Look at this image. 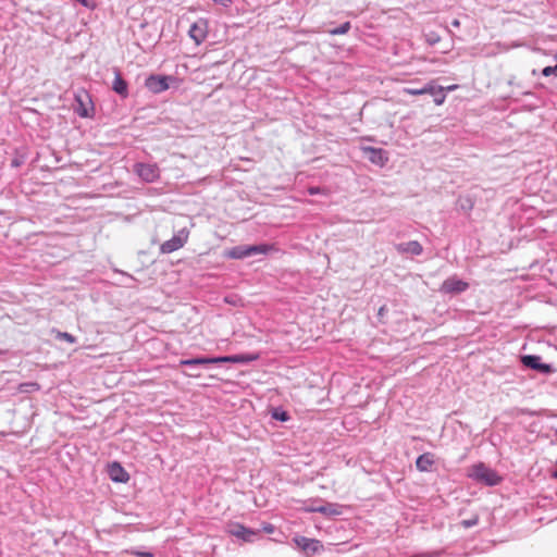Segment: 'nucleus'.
<instances>
[{"instance_id":"7ed1b4c3","label":"nucleus","mask_w":557,"mask_h":557,"mask_svg":"<svg viewBox=\"0 0 557 557\" xmlns=\"http://www.w3.org/2000/svg\"><path fill=\"white\" fill-rule=\"evenodd\" d=\"M74 112L79 117H92L95 115V106L90 94L82 88L74 94Z\"/></svg>"},{"instance_id":"4be33fe9","label":"nucleus","mask_w":557,"mask_h":557,"mask_svg":"<svg viewBox=\"0 0 557 557\" xmlns=\"http://www.w3.org/2000/svg\"><path fill=\"white\" fill-rule=\"evenodd\" d=\"M350 28H351L350 22H345V23L341 24L338 27L330 29L327 33L332 36L344 35V34H347L350 30Z\"/></svg>"},{"instance_id":"9b49d317","label":"nucleus","mask_w":557,"mask_h":557,"mask_svg":"<svg viewBox=\"0 0 557 557\" xmlns=\"http://www.w3.org/2000/svg\"><path fill=\"white\" fill-rule=\"evenodd\" d=\"M368 160L379 166H384L388 161L387 152L381 148L363 147L362 148Z\"/></svg>"},{"instance_id":"b1692460","label":"nucleus","mask_w":557,"mask_h":557,"mask_svg":"<svg viewBox=\"0 0 557 557\" xmlns=\"http://www.w3.org/2000/svg\"><path fill=\"white\" fill-rule=\"evenodd\" d=\"M302 503V507L301 509L305 511V508H318L319 505H317L318 503L321 505V503H323L322 499L320 498H317V499H309V500H304L301 502Z\"/></svg>"},{"instance_id":"ddd939ff","label":"nucleus","mask_w":557,"mask_h":557,"mask_svg":"<svg viewBox=\"0 0 557 557\" xmlns=\"http://www.w3.org/2000/svg\"><path fill=\"white\" fill-rule=\"evenodd\" d=\"M522 363L530 369L536 370L541 373H549L550 372V366L547 363H543L541 361L540 356L535 355H525L522 357Z\"/></svg>"},{"instance_id":"9d476101","label":"nucleus","mask_w":557,"mask_h":557,"mask_svg":"<svg viewBox=\"0 0 557 557\" xmlns=\"http://www.w3.org/2000/svg\"><path fill=\"white\" fill-rule=\"evenodd\" d=\"M344 506L336 503L324 502L318 508H305V512H319L325 517H336L343 513Z\"/></svg>"},{"instance_id":"4468645a","label":"nucleus","mask_w":557,"mask_h":557,"mask_svg":"<svg viewBox=\"0 0 557 557\" xmlns=\"http://www.w3.org/2000/svg\"><path fill=\"white\" fill-rule=\"evenodd\" d=\"M114 81L112 83V90L116 92L122 98H126L128 96V84L122 77V74L119 69L114 67Z\"/></svg>"},{"instance_id":"2f4dec72","label":"nucleus","mask_w":557,"mask_h":557,"mask_svg":"<svg viewBox=\"0 0 557 557\" xmlns=\"http://www.w3.org/2000/svg\"><path fill=\"white\" fill-rule=\"evenodd\" d=\"M21 164H22V161L18 160L17 158L13 159L12 162H11V165L13 168H18Z\"/></svg>"},{"instance_id":"f03ea898","label":"nucleus","mask_w":557,"mask_h":557,"mask_svg":"<svg viewBox=\"0 0 557 557\" xmlns=\"http://www.w3.org/2000/svg\"><path fill=\"white\" fill-rule=\"evenodd\" d=\"M468 475L472 480L483 483L486 486H496L502 482V476L483 462L473 465Z\"/></svg>"},{"instance_id":"c9c22d12","label":"nucleus","mask_w":557,"mask_h":557,"mask_svg":"<svg viewBox=\"0 0 557 557\" xmlns=\"http://www.w3.org/2000/svg\"><path fill=\"white\" fill-rule=\"evenodd\" d=\"M189 376H193V377H198L199 376V373H190L188 374Z\"/></svg>"},{"instance_id":"aec40b11","label":"nucleus","mask_w":557,"mask_h":557,"mask_svg":"<svg viewBox=\"0 0 557 557\" xmlns=\"http://www.w3.org/2000/svg\"><path fill=\"white\" fill-rule=\"evenodd\" d=\"M188 34L197 45H200L207 37L205 28L198 23L191 24Z\"/></svg>"},{"instance_id":"7c9ffc66","label":"nucleus","mask_w":557,"mask_h":557,"mask_svg":"<svg viewBox=\"0 0 557 557\" xmlns=\"http://www.w3.org/2000/svg\"><path fill=\"white\" fill-rule=\"evenodd\" d=\"M78 3H81L83 7L85 8H90L91 4L89 2V0H76Z\"/></svg>"},{"instance_id":"dca6fc26","label":"nucleus","mask_w":557,"mask_h":557,"mask_svg":"<svg viewBox=\"0 0 557 557\" xmlns=\"http://www.w3.org/2000/svg\"><path fill=\"white\" fill-rule=\"evenodd\" d=\"M399 253H408L411 256H420L423 252V247L418 240H410L407 243H399L396 246Z\"/></svg>"},{"instance_id":"bb28decb","label":"nucleus","mask_w":557,"mask_h":557,"mask_svg":"<svg viewBox=\"0 0 557 557\" xmlns=\"http://www.w3.org/2000/svg\"><path fill=\"white\" fill-rule=\"evenodd\" d=\"M542 74L544 76H550L554 75L557 77V64L554 66H546L543 69Z\"/></svg>"},{"instance_id":"5701e85b","label":"nucleus","mask_w":557,"mask_h":557,"mask_svg":"<svg viewBox=\"0 0 557 557\" xmlns=\"http://www.w3.org/2000/svg\"><path fill=\"white\" fill-rule=\"evenodd\" d=\"M478 523H479V516L475 515L470 519L462 520L460 522V525L463 527L465 529H469V528L476 525Z\"/></svg>"},{"instance_id":"e433bc0d","label":"nucleus","mask_w":557,"mask_h":557,"mask_svg":"<svg viewBox=\"0 0 557 557\" xmlns=\"http://www.w3.org/2000/svg\"><path fill=\"white\" fill-rule=\"evenodd\" d=\"M554 476H555V478H557V470H555V472H554Z\"/></svg>"},{"instance_id":"f257e3e1","label":"nucleus","mask_w":557,"mask_h":557,"mask_svg":"<svg viewBox=\"0 0 557 557\" xmlns=\"http://www.w3.org/2000/svg\"><path fill=\"white\" fill-rule=\"evenodd\" d=\"M276 250L274 245L258 244V245H238L230 248L225 252V257L234 260H242L256 255H268Z\"/></svg>"},{"instance_id":"393cba45","label":"nucleus","mask_w":557,"mask_h":557,"mask_svg":"<svg viewBox=\"0 0 557 557\" xmlns=\"http://www.w3.org/2000/svg\"><path fill=\"white\" fill-rule=\"evenodd\" d=\"M57 338L66 341L70 344L76 343V337L67 332H59Z\"/></svg>"},{"instance_id":"2eb2a0df","label":"nucleus","mask_w":557,"mask_h":557,"mask_svg":"<svg viewBox=\"0 0 557 557\" xmlns=\"http://www.w3.org/2000/svg\"><path fill=\"white\" fill-rule=\"evenodd\" d=\"M108 472L110 479L114 482L125 483L129 480V474L119 462H112L109 466Z\"/></svg>"},{"instance_id":"a211bd4d","label":"nucleus","mask_w":557,"mask_h":557,"mask_svg":"<svg viewBox=\"0 0 557 557\" xmlns=\"http://www.w3.org/2000/svg\"><path fill=\"white\" fill-rule=\"evenodd\" d=\"M218 363V357H197L190 359H182L180 366L195 368L197 366H208Z\"/></svg>"},{"instance_id":"c756f323","label":"nucleus","mask_w":557,"mask_h":557,"mask_svg":"<svg viewBox=\"0 0 557 557\" xmlns=\"http://www.w3.org/2000/svg\"><path fill=\"white\" fill-rule=\"evenodd\" d=\"M262 530H263L265 533L271 534V533H273V532H274L275 528H274V525H273V524H271V523H263V525H262Z\"/></svg>"},{"instance_id":"39448f33","label":"nucleus","mask_w":557,"mask_h":557,"mask_svg":"<svg viewBox=\"0 0 557 557\" xmlns=\"http://www.w3.org/2000/svg\"><path fill=\"white\" fill-rule=\"evenodd\" d=\"M189 232L186 228L180 230L172 238L165 240L160 250L162 253H171L182 248L188 240Z\"/></svg>"},{"instance_id":"423d86ee","label":"nucleus","mask_w":557,"mask_h":557,"mask_svg":"<svg viewBox=\"0 0 557 557\" xmlns=\"http://www.w3.org/2000/svg\"><path fill=\"white\" fill-rule=\"evenodd\" d=\"M469 288V284L458 278L456 275L447 277L440 286V292L447 295H458L466 292Z\"/></svg>"},{"instance_id":"20e7f679","label":"nucleus","mask_w":557,"mask_h":557,"mask_svg":"<svg viewBox=\"0 0 557 557\" xmlns=\"http://www.w3.org/2000/svg\"><path fill=\"white\" fill-rule=\"evenodd\" d=\"M134 172L146 183H154L160 178V169L156 163L137 162Z\"/></svg>"},{"instance_id":"f704fd0d","label":"nucleus","mask_w":557,"mask_h":557,"mask_svg":"<svg viewBox=\"0 0 557 557\" xmlns=\"http://www.w3.org/2000/svg\"><path fill=\"white\" fill-rule=\"evenodd\" d=\"M456 87H457L456 85L448 86L447 88H445V91H446V90H454V89H456Z\"/></svg>"},{"instance_id":"c85d7f7f","label":"nucleus","mask_w":557,"mask_h":557,"mask_svg":"<svg viewBox=\"0 0 557 557\" xmlns=\"http://www.w3.org/2000/svg\"><path fill=\"white\" fill-rule=\"evenodd\" d=\"M131 554L137 557H153V554L150 552L132 550Z\"/></svg>"},{"instance_id":"412c9836","label":"nucleus","mask_w":557,"mask_h":557,"mask_svg":"<svg viewBox=\"0 0 557 557\" xmlns=\"http://www.w3.org/2000/svg\"><path fill=\"white\" fill-rule=\"evenodd\" d=\"M428 91H430L429 83L424 84L421 87H405L404 88V94L411 95V96L426 95Z\"/></svg>"},{"instance_id":"6ab92c4d","label":"nucleus","mask_w":557,"mask_h":557,"mask_svg":"<svg viewBox=\"0 0 557 557\" xmlns=\"http://www.w3.org/2000/svg\"><path fill=\"white\" fill-rule=\"evenodd\" d=\"M434 465V456L431 453H424L420 455L416 460V467L421 472L431 471L432 466Z\"/></svg>"},{"instance_id":"f8f14e48","label":"nucleus","mask_w":557,"mask_h":557,"mask_svg":"<svg viewBox=\"0 0 557 557\" xmlns=\"http://www.w3.org/2000/svg\"><path fill=\"white\" fill-rule=\"evenodd\" d=\"M259 359V354H238L219 356L218 363H249Z\"/></svg>"},{"instance_id":"0eeeda50","label":"nucleus","mask_w":557,"mask_h":557,"mask_svg":"<svg viewBox=\"0 0 557 557\" xmlns=\"http://www.w3.org/2000/svg\"><path fill=\"white\" fill-rule=\"evenodd\" d=\"M173 77L165 75H150L146 78L145 86L153 94H161L169 89V82Z\"/></svg>"},{"instance_id":"6e6552de","label":"nucleus","mask_w":557,"mask_h":557,"mask_svg":"<svg viewBox=\"0 0 557 557\" xmlns=\"http://www.w3.org/2000/svg\"><path fill=\"white\" fill-rule=\"evenodd\" d=\"M294 542L307 555L319 554L323 550V545L319 540L309 539L306 536H296Z\"/></svg>"},{"instance_id":"a878e982","label":"nucleus","mask_w":557,"mask_h":557,"mask_svg":"<svg viewBox=\"0 0 557 557\" xmlns=\"http://www.w3.org/2000/svg\"><path fill=\"white\" fill-rule=\"evenodd\" d=\"M272 417H273L274 419H276V420L282 421V422H285V421H287V420L289 419L288 413H287L286 411H283V410H281V411L275 410V411L273 412Z\"/></svg>"},{"instance_id":"72a5a7b5","label":"nucleus","mask_w":557,"mask_h":557,"mask_svg":"<svg viewBox=\"0 0 557 557\" xmlns=\"http://www.w3.org/2000/svg\"><path fill=\"white\" fill-rule=\"evenodd\" d=\"M450 25L453 27H456L458 28L460 26V21L458 18H454L451 22H450Z\"/></svg>"},{"instance_id":"1a4fd4ad","label":"nucleus","mask_w":557,"mask_h":557,"mask_svg":"<svg viewBox=\"0 0 557 557\" xmlns=\"http://www.w3.org/2000/svg\"><path fill=\"white\" fill-rule=\"evenodd\" d=\"M228 533L244 542H253L258 535V531L246 528L244 524L237 522L230 524Z\"/></svg>"},{"instance_id":"473e14b6","label":"nucleus","mask_w":557,"mask_h":557,"mask_svg":"<svg viewBox=\"0 0 557 557\" xmlns=\"http://www.w3.org/2000/svg\"><path fill=\"white\" fill-rule=\"evenodd\" d=\"M386 311H387L386 306H382V307H380V309H379L377 315H379V317H383V315H384V313H385Z\"/></svg>"},{"instance_id":"f3484780","label":"nucleus","mask_w":557,"mask_h":557,"mask_svg":"<svg viewBox=\"0 0 557 557\" xmlns=\"http://www.w3.org/2000/svg\"><path fill=\"white\" fill-rule=\"evenodd\" d=\"M429 89L426 95L433 97V101L436 106H442L446 100V92L443 86H440L435 83V81L429 82Z\"/></svg>"},{"instance_id":"cd10ccee","label":"nucleus","mask_w":557,"mask_h":557,"mask_svg":"<svg viewBox=\"0 0 557 557\" xmlns=\"http://www.w3.org/2000/svg\"><path fill=\"white\" fill-rule=\"evenodd\" d=\"M308 194L311 195V196H314V195H320V194H323V195H326V191L325 189L321 188V187H318V186H310L308 188Z\"/></svg>"}]
</instances>
